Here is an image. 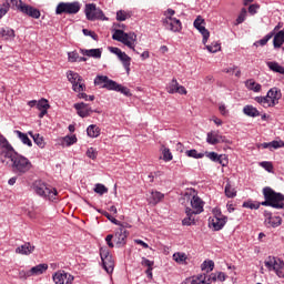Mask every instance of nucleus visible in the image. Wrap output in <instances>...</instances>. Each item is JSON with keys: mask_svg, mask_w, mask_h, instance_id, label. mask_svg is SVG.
<instances>
[{"mask_svg": "<svg viewBox=\"0 0 284 284\" xmlns=\"http://www.w3.org/2000/svg\"><path fill=\"white\" fill-rule=\"evenodd\" d=\"M162 24L165 30H170L171 32H181L183 26L181 24V20L176 18L166 17L162 20Z\"/></svg>", "mask_w": 284, "mask_h": 284, "instance_id": "obj_13", "label": "nucleus"}, {"mask_svg": "<svg viewBox=\"0 0 284 284\" xmlns=\"http://www.w3.org/2000/svg\"><path fill=\"white\" fill-rule=\"evenodd\" d=\"M217 163H220V165H222V168H226L227 163H230V160H227V155L220 154Z\"/></svg>", "mask_w": 284, "mask_h": 284, "instance_id": "obj_54", "label": "nucleus"}, {"mask_svg": "<svg viewBox=\"0 0 284 284\" xmlns=\"http://www.w3.org/2000/svg\"><path fill=\"white\" fill-rule=\"evenodd\" d=\"M185 154L191 159H203V156H205V153H199L195 149L185 151Z\"/></svg>", "mask_w": 284, "mask_h": 284, "instance_id": "obj_44", "label": "nucleus"}, {"mask_svg": "<svg viewBox=\"0 0 284 284\" xmlns=\"http://www.w3.org/2000/svg\"><path fill=\"white\" fill-rule=\"evenodd\" d=\"M141 265H143L144 267H148V270H150V267L154 266V262L150 261V260H148L145 257H142Z\"/></svg>", "mask_w": 284, "mask_h": 284, "instance_id": "obj_59", "label": "nucleus"}, {"mask_svg": "<svg viewBox=\"0 0 284 284\" xmlns=\"http://www.w3.org/2000/svg\"><path fill=\"white\" fill-rule=\"evenodd\" d=\"M33 189L38 196H42V199H48V201H57L58 192L57 189L45 184L43 181H36L33 184Z\"/></svg>", "mask_w": 284, "mask_h": 284, "instance_id": "obj_1", "label": "nucleus"}, {"mask_svg": "<svg viewBox=\"0 0 284 284\" xmlns=\"http://www.w3.org/2000/svg\"><path fill=\"white\" fill-rule=\"evenodd\" d=\"M219 281L217 273H211L210 275L203 273L185 280L184 284H212Z\"/></svg>", "mask_w": 284, "mask_h": 284, "instance_id": "obj_8", "label": "nucleus"}, {"mask_svg": "<svg viewBox=\"0 0 284 284\" xmlns=\"http://www.w3.org/2000/svg\"><path fill=\"white\" fill-rule=\"evenodd\" d=\"M169 94H187L185 87L179 84L176 79H173L166 87Z\"/></svg>", "mask_w": 284, "mask_h": 284, "instance_id": "obj_17", "label": "nucleus"}, {"mask_svg": "<svg viewBox=\"0 0 284 284\" xmlns=\"http://www.w3.org/2000/svg\"><path fill=\"white\" fill-rule=\"evenodd\" d=\"M73 106L77 110L78 114L81 116V119H85L90 116L92 112H94L92 110V106H90V104L84 102L75 103Z\"/></svg>", "mask_w": 284, "mask_h": 284, "instance_id": "obj_19", "label": "nucleus"}, {"mask_svg": "<svg viewBox=\"0 0 284 284\" xmlns=\"http://www.w3.org/2000/svg\"><path fill=\"white\" fill-rule=\"evenodd\" d=\"M55 284H72L74 283V276L65 271H58L52 275Z\"/></svg>", "mask_w": 284, "mask_h": 284, "instance_id": "obj_11", "label": "nucleus"}, {"mask_svg": "<svg viewBox=\"0 0 284 284\" xmlns=\"http://www.w3.org/2000/svg\"><path fill=\"white\" fill-rule=\"evenodd\" d=\"M30 276H32V275L30 274V270H29V271H20V272H19V277H20V278H30Z\"/></svg>", "mask_w": 284, "mask_h": 284, "instance_id": "obj_64", "label": "nucleus"}, {"mask_svg": "<svg viewBox=\"0 0 284 284\" xmlns=\"http://www.w3.org/2000/svg\"><path fill=\"white\" fill-rule=\"evenodd\" d=\"M81 54L84 57H91L92 59H101V49H80Z\"/></svg>", "mask_w": 284, "mask_h": 284, "instance_id": "obj_30", "label": "nucleus"}, {"mask_svg": "<svg viewBox=\"0 0 284 284\" xmlns=\"http://www.w3.org/2000/svg\"><path fill=\"white\" fill-rule=\"evenodd\" d=\"M48 271V264H39L29 270L31 276H41L43 272Z\"/></svg>", "mask_w": 284, "mask_h": 284, "instance_id": "obj_31", "label": "nucleus"}, {"mask_svg": "<svg viewBox=\"0 0 284 284\" xmlns=\"http://www.w3.org/2000/svg\"><path fill=\"white\" fill-rule=\"evenodd\" d=\"M273 148V150H278V148H284V142L283 140H280V141H272L271 142V149Z\"/></svg>", "mask_w": 284, "mask_h": 284, "instance_id": "obj_57", "label": "nucleus"}, {"mask_svg": "<svg viewBox=\"0 0 284 284\" xmlns=\"http://www.w3.org/2000/svg\"><path fill=\"white\" fill-rule=\"evenodd\" d=\"M274 37V31L266 34L263 39L254 43V45H267V41Z\"/></svg>", "mask_w": 284, "mask_h": 284, "instance_id": "obj_48", "label": "nucleus"}, {"mask_svg": "<svg viewBox=\"0 0 284 284\" xmlns=\"http://www.w3.org/2000/svg\"><path fill=\"white\" fill-rule=\"evenodd\" d=\"M173 261H175V263H185L187 255H185V253H174Z\"/></svg>", "mask_w": 284, "mask_h": 284, "instance_id": "obj_46", "label": "nucleus"}, {"mask_svg": "<svg viewBox=\"0 0 284 284\" xmlns=\"http://www.w3.org/2000/svg\"><path fill=\"white\" fill-rule=\"evenodd\" d=\"M93 191L95 192V194H100V196H103V194H108V187L101 183L95 184Z\"/></svg>", "mask_w": 284, "mask_h": 284, "instance_id": "obj_45", "label": "nucleus"}, {"mask_svg": "<svg viewBox=\"0 0 284 284\" xmlns=\"http://www.w3.org/2000/svg\"><path fill=\"white\" fill-rule=\"evenodd\" d=\"M68 81L72 84L73 92H83L85 90V84H83V78L74 72L68 71L67 72Z\"/></svg>", "mask_w": 284, "mask_h": 284, "instance_id": "obj_9", "label": "nucleus"}, {"mask_svg": "<svg viewBox=\"0 0 284 284\" xmlns=\"http://www.w3.org/2000/svg\"><path fill=\"white\" fill-rule=\"evenodd\" d=\"M22 3L23 1L21 0H4L2 6H7L8 10H10V8H16L17 10H19Z\"/></svg>", "mask_w": 284, "mask_h": 284, "instance_id": "obj_40", "label": "nucleus"}, {"mask_svg": "<svg viewBox=\"0 0 284 284\" xmlns=\"http://www.w3.org/2000/svg\"><path fill=\"white\" fill-rule=\"evenodd\" d=\"M264 196L268 197V201L271 202V207H274L275 210H283L284 207V195L283 193H276L272 187L266 186L263 189Z\"/></svg>", "mask_w": 284, "mask_h": 284, "instance_id": "obj_4", "label": "nucleus"}, {"mask_svg": "<svg viewBox=\"0 0 284 284\" xmlns=\"http://www.w3.org/2000/svg\"><path fill=\"white\" fill-rule=\"evenodd\" d=\"M1 37L4 39H14V31L10 28H2L0 31Z\"/></svg>", "mask_w": 284, "mask_h": 284, "instance_id": "obj_42", "label": "nucleus"}, {"mask_svg": "<svg viewBox=\"0 0 284 284\" xmlns=\"http://www.w3.org/2000/svg\"><path fill=\"white\" fill-rule=\"evenodd\" d=\"M202 272H206V274H210L214 270V261L209 260L204 261L201 265Z\"/></svg>", "mask_w": 284, "mask_h": 284, "instance_id": "obj_41", "label": "nucleus"}, {"mask_svg": "<svg viewBox=\"0 0 284 284\" xmlns=\"http://www.w3.org/2000/svg\"><path fill=\"white\" fill-rule=\"evenodd\" d=\"M128 19V13L123 10L116 12V20L118 21H125Z\"/></svg>", "mask_w": 284, "mask_h": 284, "instance_id": "obj_58", "label": "nucleus"}, {"mask_svg": "<svg viewBox=\"0 0 284 284\" xmlns=\"http://www.w3.org/2000/svg\"><path fill=\"white\" fill-rule=\"evenodd\" d=\"M103 215L111 221V223H113L114 225H121V223L119 222V220H116L114 216L110 215V213L104 212Z\"/></svg>", "mask_w": 284, "mask_h": 284, "instance_id": "obj_60", "label": "nucleus"}, {"mask_svg": "<svg viewBox=\"0 0 284 284\" xmlns=\"http://www.w3.org/2000/svg\"><path fill=\"white\" fill-rule=\"evenodd\" d=\"M0 145L2 150H13L12 145H10V142H8L3 135L0 136Z\"/></svg>", "mask_w": 284, "mask_h": 284, "instance_id": "obj_51", "label": "nucleus"}, {"mask_svg": "<svg viewBox=\"0 0 284 284\" xmlns=\"http://www.w3.org/2000/svg\"><path fill=\"white\" fill-rule=\"evenodd\" d=\"M81 10V3L79 1L74 2H60L57 6V14H78Z\"/></svg>", "mask_w": 284, "mask_h": 284, "instance_id": "obj_7", "label": "nucleus"}, {"mask_svg": "<svg viewBox=\"0 0 284 284\" xmlns=\"http://www.w3.org/2000/svg\"><path fill=\"white\" fill-rule=\"evenodd\" d=\"M260 165L266 170V172H272L274 170V166L272 165V162H261Z\"/></svg>", "mask_w": 284, "mask_h": 284, "instance_id": "obj_61", "label": "nucleus"}, {"mask_svg": "<svg viewBox=\"0 0 284 284\" xmlns=\"http://www.w3.org/2000/svg\"><path fill=\"white\" fill-rule=\"evenodd\" d=\"M254 101H256V103H258L263 108H274V104L272 103V100L267 97V94L265 97H255Z\"/></svg>", "mask_w": 284, "mask_h": 284, "instance_id": "obj_34", "label": "nucleus"}, {"mask_svg": "<svg viewBox=\"0 0 284 284\" xmlns=\"http://www.w3.org/2000/svg\"><path fill=\"white\" fill-rule=\"evenodd\" d=\"M193 26L202 34V43L205 45V43H207V39H210V31L205 29V20L199 16L194 20Z\"/></svg>", "mask_w": 284, "mask_h": 284, "instance_id": "obj_14", "label": "nucleus"}, {"mask_svg": "<svg viewBox=\"0 0 284 284\" xmlns=\"http://www.w3.org/2000/svg\"><path fill=\"white\" fill-rule=\"evenodd\" d=\"M224 194L227 196V199H234L236 196V189L232 186L230 181H227L225 189H224Z\"/></svg>", "mask_w": 284, "mask_h": 284, "instance_id": "obj_38", "label": "nucleus"}, {"mask_svg": "<svg viewBox=\"0 0 284 284\" xmlns=\"http://www.w3.org/2000/svg\"><path fill=\"white\" fill-rule=\"evenodd\" d=\"M243 112L246 116H251L252 119H255V116H261V111L253 105H245L243 108Z\"/></svg>", "mask_w": 284, "mask_h": 284, "instance_id": "obj_33", "label": "nucleus"}, {"mask_svg": "<svg viewBox=\"0 0 284 284\" xmlns=\"http://www.w3.org/2000/svg\"><path fill=\"white\" fill-rule=\"evenodd\" d=\"M110 82H114V80H111L108 75H97L94 79V85H101L105 90H110V87H108Z\"/></svg>", "mask_w": 284, "mask_h": 284, "instance_id": "obj_27", "label": "nucleus"}, {"mask_svg": "<svg viewBox=\"0 0 284 284\" xmlns=\"http://www.w3.org/2000/svg\"><path fill=\"white\" fill-rule=\"evenodd\" d=\"M266 65L271 72H276L277 74H284V67L281 65L276 61H268L266 62Z\"/></svg>", "mask_w": 284, "mask_h": 284, "instance_id": "obj_32", "label": "nucleus"}, {"mask_svg": "<svg viewBox=\"0 0 284 284\" xmlns=\"http://www.w3.org/2000/svg\"><path fill=\"white\" fill-rule=\"evenodd\" d=\"M84 14L88 21H108V18L103 13V10L97 8V4L94 3L85 4Z\"/></svg>", "mask_w": 284, "mask_h": 284, "instance_id": "obj_6", "label": "nucleus"}, {"mask_svg": "<svg viewBox=\"0 0 284 284\" xmlns=\"http://www.w3.org/2000/svg\"><path fill=\"white\" fill-rule=\"evenodd\" d=\"M185 214L186 217L182 220V225H196V220L194 219V215H196V213H193L192 209L186 207Z\"/></svg>", "mask_w": 284, "mask_h": 284, "instance_id": "obj_28", "label": "nucleus"}, {"mask_svg": "<svg viewBox=\"0 0 284 284\" xmlns=\"http://www.w3.org/2000/svg\"><path fill=\"white\" fill-rule=\"evenodd\" d=\"M258 8H261V6H258V4H251V6L248 7V12H250V14H256Z\"/></svg>", "mask_w": 284, "mask_h": 284, "instance_id": "obj_63", "label": "nucleus"}, {"mask_svg": "<svg viewBox=\"0 0 284 284\" xmlns=\"http://www.w3.org/2000/svg\"><path fill=\"white\" fill-rule=\"evenodd\" d=\"M206 50H209L212 54L219 52L221 50V43L215 42L213 44L206 45Z\"/></svg>", "mask_w": 284, "mask_h": 284, "instance_id": "obj_52", "label": "nucleus"}, {"mask_svg": "<svg viewBox=\"0 0 284 284\" xmlns=\"http://www.w3.org/2000/svg\"><path fill=\"white\" fill-rule=\"evenodd\" d=\"M206 143L209 145H219V143H231L225 135L219 134L216 131H211L206 134Z\"/></svg>", "mask_w": 284, "mask_h": 284, "instance_id": "obj_15", "label": "nucleus"}, {"mask_svg": "<svg viewBox=\"0 0 284 284\" xmlns=\"http://www.w3.org/2000/svg\"><path fill=\"white\" fill-rule=\"evenodd\" d=\"M82 32H83L84 37H91V39H93V41H97V39H99V36H97L94 33V31H90L88 29H83Z\"/></svg>", "mask_w": 284, "mask_h": 284, "instance_id": "obj_56", "label": "nucleus"}, {"mask_svg": "<svg viewBox=\"0 0 284 284\" xmlns=\"http://www.w3.org/2000/svg\"><path fill=\"white\" fill-rule=\"evenodd\" d=\"M9 165L12 168V172L16 174H26V172H30V169L32 168V163L30 160H28V158L17 153L13 156V161Z\"/></svg>", "mask_w": 284, "mask_h": 284, "instance_id": "obj_3", "label": "nucleus"}, {"mask_svg": "<svg viewBox=\"0 0 284 284\" xmlns=\"http://www.w3.org/2000/svg\"><path fill=\"white\" fill-rule=\"evenodd\" d=\"M203 200H201V197H199V195H194L191 199V206H192V213L193 214H201L203 212Z\"/></svg>", "mask_w": 284, "mask_h": 284, "instance_id": "obj_22", "label": "nucleus"}, {"mask_svg": "<svg viewBox=\"0 0 284 284\" xmlns=\"http://www.w3.org/2000/svg\"><path fill=\"white\" fill-rule=\"evenodd\" d=\"M29 134L32 136L34 143H37L39 148H44L45 142L43 141V136H41L39 133L32 134V132H29Z\"/></svg>", "mask_w": 284, "mask_h": 284, "instance_id": "obj_43", "label": "nucleus"}, {"mask_svg": "<svg viewBox=\"0 0 284 284\" xmlns=\"http://www.w3.org/2000/svg\"><path fill=\"white\" fill-rule=\"evenodd\" d=\"M38 110H50V103L45 99H41L37 102Z\"/></svg>", "mask_w": 284, "mask_h": 284, "instance_id": "obj_49", "label": "nucleus"}, {"mask_svg": "<svg viewBox=\"0 0 284 284\" xmlns=\"http://www.w3.org/2000/svg\"><path fill=\"white\" fill-rule=\"evenodd\" d=\"M204 156H206V159H210V161H213V163H217L219 161V153L212 151V152H205Z\"/></svg>", "mask_w": 284, "mask_h": 284, "instance_id": "obj_50", "label": "nucleus"}, {"mask_svg": "<svg viewBox=\"0 0 284 284\" xmlns=\"http://www.w3.org/2000/svg\"><path fill=\"white\" fill-rule=\"evenodd\" d=\"M68 60L70 63H77V61H79V52H77V51L69 52Z\"/></svg>", "mask_w": 284, "mask_h": 284, "instance_id": "obj_53", "label": "nucleus"}, {"mask_svg": "<svg viewBox=\"0 0 284 284\" xmlns=\"http://www.w3.org/2000/svg\"><path fill=\"white\" fill-rule=\"evenodd\" d=\"M33 252L34 245L30 244V242H27L16 248V254H22L24 256H30V254H32Z\"/></svg>", "mask_w": 284, "mask_h": 284, "instance_id": "obj_26", "label": "nucleus"}, {"mask_svg": "<svg viewBox=\"0 0 284 284\" xmlns=\"http://www.w3.org/2000/svg\"><path fill=\"white\" fill-rule=\"evenodd\" d=\"M106 88H109V90H113L114 92H121V94H124V97H132V93H130V89H128V87H123L116 83V81L109 82Z\"/></svg>", "mask_w": 284, "mask_h": 284, "instance_id": "obj_23", "label": "nucleus"}, {"mask_svg": "<svg viewBox=\"0 0 284 284\" xmlns=\"http://www.w3.org/2000/svg\"><path fill=\"white\" fill-rule=\"evenodd\" d=\"M163 159L165 161H172V152H170V149L163 150Z\"/></svg>", "mask_w": 284, "mask_h": 284, "instance_id": "obj_62", "label": "nucleus"}, {"mask_svg": "<svg viewBox=\"0 0 284 284\" xmlns=\"http://www.w3.org/2000/svg\"><path fill=\"white\" fill-rule=\"evenodd\" d=\"M113 41H119L120 43H123L126 45V48H130V50H133V52H136V33L129 32L125 33L123 30L118 29L112 36Z\"/></svg>", "mask_w": 284, "mask_h": 284, "instance_id": "obj_2", "label": "nucleus"}, {"mask_svg": "<svg viewBox=\"0 0 284 284\" xmlns=\"http://www.w3.org/2000/svg\"><path fill=\"white\" fill-rule=\"evenodd\" d=\"M128 234H130V233L128 232V230H125V226H123V225H121V227H119L115 231V233H114L115 247H123V245H125Z\"/></svg>", "mask_w": 284, "mask_h": 284, "instance_id": "obj_16", "label": "nucleus"}, {"mask_svg": "<svg viewBox=\"0 0 284 284\" xmlns=\"http://www.w3.org/2000/svg\"><path fill=\"white\" fill-rule=\"evenodd\" d=\"M225 223H227V216L221 213L215 214L214 217H210L209 220L210 227H213L215 232L223 230V227H225Z\"/></svg>", "mask_w": 284, "mask_h": 284, "instance_id": "obj_12", "label": "nucleus"}, {"mask_svg": "<svg viewBox=\"0 0 284 284\" xmlns=\"http://www.w3.org/2000/svg\"><path fill=\"white\" fill-rule=\"evenodd\" d=\"M100 256L102 261L103 268L108 274H112L114 272V258H112V254H110V250L101 247Z\"/></svg>", "mask_w": 284, "mask_h": 284, "instance_id": "obj_10", "label": "nucleus"}, {"mask_svg": "<svg viewBox=\"0 0 284 284\" xmlns=\"http://www.w3.org/2000/svg\"><path fill=\"white\" fill-rule=\"evenodd\" d=\"M18 10L22 12V14H27V17H31L32 19H39L41 17V11H39V9L23 2L20 4Z\"/></svg>", "mask_w": 284, "mask_h": 284, "instance_id": "obj_18", "label": "nucleus"}, {"mask_svg": "<svg viewBox=\"0 0 284 284\" xmlns=\"http://www.w3.org/2000/svg\"><path fill=\"white\" fill-rule=\"evenodd\" d=\"M266 94L274 106L278 105V101H281V97H283L278 88L270 89Z\"/></svg>", "mask_w": 284, "mask_h": 284, "instance_id": "obj_24", "label": "nucleus"}, {"mask_svg": "<svg viewBox=\"0 0 284 284\" xmlns=\"http://www.w3.org/2000/svg\"><path fill=\"white\" fill-rule=\"evenodd\" d=\"M246 17H247V10L243 8L236 19L235 26H241V23L245 21Z\"/></svg>", "mask_w": 284, "mask_h": 284, "instance_id": "obj_47", "label": "nucleus"}, {"mask_svg": "<svg viewBox=\"0 0 284 284\" xmlns=\"http://www.w3.org/2000/svg\"><path fill=\"white\" fill-rule=\"evenodd\" d=\"M264 216V224L266 225V227H278L281 223H283L281 216H272L271 212L265 211Z\"/></svg>", "mask_w": 284, "mask_h": 284, "instance_id": "obj_20", "label": "nucleus"}, {"mask_svg": "<svg viewBox=\"0 0 284 284\" xmlns=\"http://www.w3.org/2000/svg\"><path fill=\"white\" fill-rule=\"evenodd\" d=\"M118 59L121 61L123 68L126 70V74H130V65L132 63V58L128 55L125 52H121L120 55H118Z\"/></svg>", "mask_w": 284, "mask_h": 284, "instance_id": "obj_29", "label": "nucleus"}, {"mask_svg": "<svg viewBox=\"0 0 284 284\" xmlns=\"http://www.w3.org/2000/svg\"><path fill=\"white\" fill-rule=\"evenodd\" d=\"M247 90H252V92H261L262 85L256 83L254 80H247L245 82Z\"/></svg>", "mask_w": 284, "mask_h": 284, "instance_id": "obj_39", "label": "nucleus"}, {"mask_svg": "<svg viewBox=\"0 0 284 284\" xmlns=\"http://www.w3.org/2000/svg\"><path fill=\"white\" fill-rule=\"evenodd\" d=\"M77 143V135H67L60 139V145L62 148H70V145H74Z\"/></svg>", "mask_w": 284, "mask_h": 284, "instance_id": "obj_35", "label": "nucleus"}, {"mask_svg": "<svg viewBox=\"0 0 284 284\" xmlns=\"http://www.w3.org/2000/svg\"><path fill=\"white\" fill-rule=\"evenodd\" d=\"M98 152H97V149H94V148H89L88 150H87V156L89 158V159H92V161H94V159H97V156H98Z\"/></svg>", "mask_w": 284, "mask_h": 284, "instance_id": "obj_55", "label": "nucleus"}, {"mask_svg": "<svg viewBox=\"0 0 284 284\" xmlns=\"http://www.w3.org/2000/svg\"><path fill=\"white\" fill-rule=\"evenodd\" d=\"M17 153L14 152V149H1L0 161L2 163H6V165H10V163H12Z\"/></svg>", "mask_w": 284, "mask_h": 284, "instance_id": "obj_21", "label": "nucleus"}, {"mask_svg": "<svg viewBox=\"0 0 284 284\" xmlns=\"http://www.w3.org/2000/svg\"><path fill=\"white\" fill-rule=\"evenodd\" d=\"M264 265H265V267H267V270L270 272H275V274H276V276H278V278H283V270H284L283 260H281L280 257H276V256H268L264 261Z\"/></svg>", "mask_w": 284, "mask_h": 284, "instance_id": "obj_5", "label": "nucleus"}, {"mask_svg": "<svg viewBox=\"0 0 284 284\" xmlns=\"http://www.w3.org/2000/svg\"><path fill=\"white\" fill-rule=\"evenodd\" d=\"M87 134L91 139H97V136H99V134H101V129H99V126H97V124H91L87 129Z\"/></svg>", "mask_w": 284, "mask_h": 284, "instance_id": "obj_36", "label": "nucleus"}, {"mask_svg": "<svg viewBox=\"0 0 284 284\" xmlns=\"http://www.w3.org/2000/svg\"><path fill=\"white\" fill-rule=\"evenodd\" d=\"M14 132L24 145H28L29 148H32V140L30 138H28V134H26L21 131H14Z\"/></svg>", "mask_w": 284, "mask_h": 284, "instance_id": "obj_37", "label": "nucleus"}, {"mask_svg": "<svg viewBox=\"0 0 284 284\" xmlns=\"http://www.w3.org/2000/svg\"><path fill=\"white\" fill-rule=\"evenodd\" d=\"M163 199H165V194L159 191H151L148 201L150 205H159Z\"/></svg>", "mask_w": 284, "mask_h": 284, "instance_id": "obj_25", "label": "nucleus"}]
</instances>
